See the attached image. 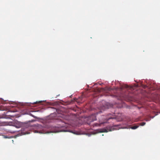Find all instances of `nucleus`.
I'll return each instance as SVG.
<instances>
[{"mask_svg":"<svg viewBox=\"0 0 160 160\" xmlns=\"http://www.w3.org/2000/svg\"><path fill=\"white\" fill-rule=\"evenodd\" d=\"M68 125V124L66 123H65V122H62V123L61 124H59V126L58 127L59 129L58 131V132H71L74 134H77V133L75 132H73L71 131H70L68 130L67 128Z\"/></svg>","mask_w":160,"mask_h":160,"instance_id":"1","label":"nucleus"},{"mask_svg":"<svg viewBox=\"0 0 160 160\" xmlns=\"http://www.w3.org/2000/svg\"><path fill=\"white\" fill-rule=\"evenodd\" d=\"M100 112H98L96 114H92L87 118V123L90 125V122H92L96 120V115Z\"/></svg>","mask_w":160,"mask_h":160,"instance_id":"2","label":"nucleus"},{"mask_svg":"<svg viewBox=\"0 0 160 160\" xmlns=\"http://www.w3.org/2000/svg\"><path fill=\"white\" fill-rule=\"evenodd\" d=\"M109 115H111V114H110V115H108V116L107 117V118H106L105 119L107 121H108V120H109L110 119H112L113 118H112L111 116H109Z\"/></svg>","mask_w":160,"mask_h":160,"instance_id":"3","label":"nucleus"},{"mask_svg":"<svg viewBox=\"0 0 160 160\" xmlns=\"http://www.w3.org/2000/svg\"><path fill=\"white\" fill-rule=\"evenodd\" d=\"M138 127H139V126H134L131 127V129H135L137 128Z\"/></svg>","mask_w":160,"mask_h":160,"instance_id":"4","label":"nucleus"},{"mask_svg":"<svg viewBox=\"0 0 160 160\" xmlns=\"http://www.w3.org/2000/svg\"><path fill=\"white\" fill-rule=\"evenodd\" d=\"M107 131L106 129H105L103 131H100V132H107Z\"/></svg>","mask_w":160,"mask_h":160,"instance_id":"5","label":"nucleus"},{"mask_svg":"<svg viewBox=\"0 0 160 160\" xmlns=\"http://www.w3.org/2000/svg\"><path fill=\"white\" fill-rule=\"evenodd\" d=\"M100 124H98V123H95L94 124V126H100Z\"/></svg>","mask_w":160,"mask_h":160,"instance_id":"6","label":"nucleus"},{"mask_svg":"<svg viewBox=\"0 0 160 160\" xmlns=\"http://www.w3.org/2000/svg\"><path fill=\"white\" fill-rule=\"evenodd\" d=\"M146 123L144 122H142L141 123V125L142 126H143L145 125Z\"/></svg>","mask_w":160,"mask_h":160,"instance_id":"7","label":"nucleus"},{"mask_svg":"<svg viewBox=\"0 0 160 160\" xmlns=\"http://www.w3.org/2000/svg\"><path fill=\"white\" fill-rule=\"evenodd\" d=\"M42 102V101H37L36 102H34V103H40L41 102Z\"/></svg>","mask_w":160,"mask_h":160,"instance_id":"8","label":"nucleus"},{"mask_svg":"<svg viewBox=\"0 0 160 160\" xmlns=\"http://www.w3.org/2000/svg\"><path fill=\"white\" fill-rule=\"evenodd\" d=\"M126 88H128V86L127 85V86H126Z\"/></svg>","mask_w":160,"mask_h":160,"instance_id":"9","label":"nucleus"},{"mask_svg":"<svg viewBox=\"0 0 160 160\" xmlns=\"http://www.w3.org/2000/svg\"><path fill=\"white\" fill-rule=\"evenodd\" d=\"M20 104H21V102L20 103Z\"/></svg>","mask_w":160,"mask_h":160,"instance_id":"10","label":"nucleus"},{"mask_svg":"<svg viewBox=\"0 0 160 160\" xmlns=\"http://www.w3.org/2000/svg\"><path fill=\"white\" fill-rule=\"evenodd\" d=\"M21 133H21V134H20L21 135V134H22Z\"/></svg>","mask_w":160,"mask_h":160,"instance_id":"11","label":"nucleus"}]
</instances>
